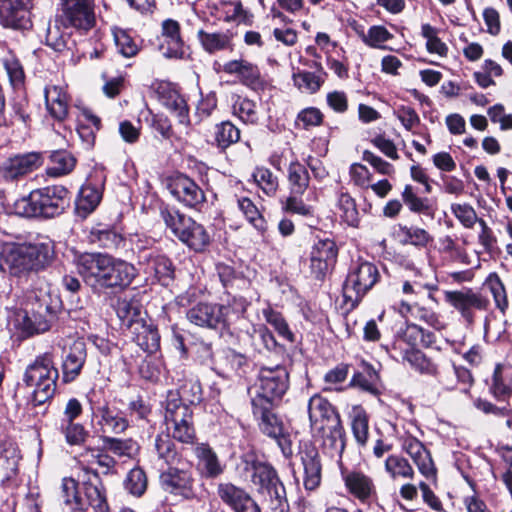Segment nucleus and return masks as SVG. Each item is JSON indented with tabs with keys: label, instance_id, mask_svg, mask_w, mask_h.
<instances>
[{
	"label": "nucleus",
	"instance_id": "09e8293b",
	"mask_svg": "<svg viewBox=\"0 0 512 512\" xmlns=\"http://www.w3.org/2000/svg\"><path fill=\"white\" fill-rule=\"evenodd\" d=\"M385 470L393 479H412L414 476V470L409 462L398 455H390L385 460Z\"/></svg>",
	"mask_w": 512,
	"mask_h": 512
},
{
	"label": "nucleus",
	"instance_id": "8fccbe9b",
	"mask_svg": "<svg viewBox=\"0 0 512 512\" xmlns=\"http://www.w3.org/2000/svg\"><path fill=\"white\" fill-rule=\"evenodd\" d=\"M239 210L244 214L250 224L254 226L259 232L263 233L267 229V223L256 205L247 197H242L237 200Z\"/></svg>",
	"mask_w": 512,
	"mask_h": 512
},
{
	"label": "nucleus",
	"instance_id": "423d86ee",
	"mask_svg": "<svg viewBox=\"0 0 512 512\" xmlns=\"http://www.w3.org/2000/svg\"><path fill=\"white\" fill-rule=\"evenodd\" d=\"M378 268L371 262H362L348 273L343 285V295L352 306L357 305L366 293L378 282Z\"/></svg>",
	"mask_w": 512,
	"mask_h": 512
},
{
	"label": "nucleus",
	"instance_id": "49530a36",
	"mask_svg": "<svg viewBox=\"0 0 512 512\" xmlns=\"http://www.w3.org/2000/svg\"><path fill=\"white\" fill-rule=\"evenodd\" d=\"M309 173L307 169L298 162L290 164L288 169V181L291 194L303 195L309 186Z\"/></svg>",
	"mask_w": 512,
	"mask_h": 512
},
{
	"label": "nucleus",
	"instance_id": "6e6d98bb",
	"mask_svg": "<svg viewBox=\"0 0 512 512\" xmlns=\"http://www.w3.org/2000/svg\"><path fill=\"white\" fill-rule=\"evenodd\" d=\"M485 285L491 292L496 307L504 313L508 308V299L506 289L500 277L496 273H491L485 281Z\"/></svg>",
	"mask_w": 512,
	"mask_h": 512
},
{
	"label": "nucleus",
	"instance_id": "6e6552de",
	"mask_svg": "<svg viewBox=\"0 0 512 512\" xmlns=\"http://www.w3.org/2000/svg\"><path fill=\"white\" fill-rule=\"evenodd\" d=\"M53 315L48 305L39 304L36 310H17L14 312L12 323L23 337L44 333L51 327Z\"/></svg>",
	"mask_w": 512,
	"mask_h": 512
},
{
	"label": "nucleus",
	"instance_id": "2eb2a0df",
	"mask_svg": "<svg viewBox=\"0 0 512 512\" xmlns=\"http://www.w3.org/2000/svg\"><path fill=\"white\" fill-rule=\"evenodd\" d=\"M446 301L453 306L461 316L468 322L474 321V310H486L489 301L479 293L471 289L464 291H447L445 293Z\"/></svg>",
	"mask_w": 512,
	"mask_h": 512
},
{
	"label": "nucleus",
	"instance_id": "603ef678",
	"mask_svg": "<svg viewBox=\"0 0 512 512\" xmlns=\"http://www.w3.org/2000/svg\"><path fill=\"white\" fill-rule=\"evenodd\" d=\"M14 213L23 217L40 216L39 199L37 189L29 195L17 199L13 204Z\"/></svg>",
	"mask_w": 512,
	"mask_h": 512
},
{
	"label": "nucleus",
	"instance_id": "58836bf2",
	"mask_svg": "<svg viewBox=\"0 0 512 512\" xmlns=\"http://www.w3.org/2000/svg\"><path fill=\"white\" fill-rule=\"evenodd\" d=\"M89 240L102 248L116 249L123 242V237L114 228L100 224L92 228Z\"/></svg>",
	"mask_w": 512,
	"mask_h": 512
},
{
	"label": "nucleus",
	"instance_id": "c03bdc74",
	"mask_svg": "<svg viewBox=\"0 0 512 512\" xmlns=\"http://www.w3.org/2000/svg\"><path fill=\"white\" fill-rule=\"evenodd\" d=\"M240 140V130L230 121H224L215 127L214 141L224 151Z\"/></svg>",
	"mask_w": 512,
	"mask_h": 512
},
{
	"label": "nucleus",
	"instance_id": "a878e982",
	"mask_svg": "<svg viewBox=\"0 0 512 512\" xmlns=\"http://www.w3.org/2000/svg\"><path fill=\"white\" fill-rule=\"evenodd\" d=\"M403 449L410 455L420 473L426 478L436 479V468L430 452L418 439L408 436L403 440Z\"/></svg>",
	"mask_w": 512,
	"mask_h": 512
},
{
	"label": "nucleus",
	"instance_id": "de8ad7c7",
	"mask_svg": "<svg viewBox=\"0 0 512 512\" xmlns=\"http://www.w3.org/2000/svg\"><path fill=\"white\" fill-rule=\"evenodd\" d=\"M403 360L408 362L412 368L420 373L428 375L438 374L437 365L419 350H407L403 355Z\"/></svg>",
	"mask_w": 512,
	"mask_h": 512
},
{
	"label": "nucleus",
	"instance_id": "9d476101",
	"mask_svg": "<svg viewBox=\"0 0 512 512\" xmlns=\"http://www.w3.org/2000/svg\"><path fill=\"white\" fill-rule=\"evenodd\" d=\"M60 22L64 27L88 31L95 24L93 0H60Z\"/></svg>",
	"mask_w": 512,
	"mask_h": 512
},
{
	"label": "nucleus",
	"instance_id": "a211bd4d",
	"mask_svg": "<svg viewBox=\"0 0 512 512\" xmlns=\"http://www.w3.org/2000/svg\"><path fill=\"white\" fill-rule=\"evenodd\" d=\"M40 216L50 218L60 215L69 205V192L61 185L37 189Z\"/></svg>",
	"mask_w": 512,
	"mask_h": 512
},
{
	"label": "nucleus",
	"instance_id": "f8f14e48",
	"mask_svg": "<svg viewBox=\"0 0 512 512\" xmlns=\"http://www.w3.org/2000/svg\"><path fill=\"white\" fill-rule=\"evenodd\" d=\"M307 410L312 433L341 423L336 408L319 394H315L309 399Z\"/></svg>",
	"mask_w": 512,
	"mask_h": 512
},
{
	"label": "nucleus",
	"instance_id": "bf43d9fd",
	"mask_svg": "<svg viewBox=\"0 0 512 512\" xmlns=\"http://www.w3.org/2000/svg\"><path fill=\"white\" fill-rule=\"evenodd\" d=\"M113 36L119 53L124 57L130 58L138 53L139 47L127 31L114 28Z\"/></svg>",
	"mask_w": 512,
	"mask_h": 512
},
{
	"label": "nucleus",
	"instance_id": "774afa93",
	"mask_svg": "<svg viewBox=\"0 0 512 512\" xmlns=\"http://www.w3.org/2000/svg\"><path fill=\"white\" fill-rule=\"evenodd\" d=\"M451 212L459 220V222L468 229L473 228L474 225L480 220L475 209L468 203L451 204Z\"/></svg>",
	"mask_w": 512,
	"mask_h": 512
},
{
	"label": "nucleus",
	"instance_id": "f704fd0d",
	"mask_svg": "<svg viewBox=\"0 0 512 512\" xmlns=\"http://www.w3.org/2000/svg\"><path fill=\"white\" fill-rule=\"evenodd\" d=\"M134 336V340L141 349L148 353H154L160 346V336L157 329L147 324L144 319L136 322V325L129 329Z\"/></svg>",
	"mask_w": 512,
	"mask_h": 512
},
{
	"label": "nucleus",
	"instance_id": "4be33fe9",
	"mask_svg": "<svg viewBox=\"0 0 512 512\" xmlns=\"http://www.w3.org/2000/svg\"><path fill=\"white\" fill-rule=\"evenodd\" d=\"M194 453L197 460L196 468L202 477L216 479L224 473L226 465L208 444H198L194 449Z\"/></svg>",
	"mask_w": 512,
	"mask_h": 512
},
{
	"label": "nucleus",
	"instance_id": "1a4fd4ad",
	"mask_svg": "<svg viewBox=\"0 0 512 512\" xmlns=\"http://www.w3.org/2000/svg\"><path fill=\"white\" fill-rule=\"evenodd\" d=\"M108 256L102 253H83L75 259L79 275L95 291L104 289Z\"/></svg>",
	"mask_w": 512,
	"mask_h": 512
},
{
	"label": "nucleus",
	"instance_id": "ddd939ff",
	"mask_svg": "<svg viewBox=\"0 0 512 512\" xmlns=\"http://www.w3.org/2000/svg\"><path fill=\"white\" fill-rule=\"evenodd\" d=\"M229 310L224 305L201 302L191 307L186 316L196 326L215 329L225 326Z\"/></svg>",
	"mask_w": 512,
	"mask_h": 512
},
{
	"label": "nucleus",
	"instance_id": "5fc2aeb1",
	"mask_svg": "<svg viewBox=\"0 0 512 512\" xmlns=\"http://www.w3.org/2000/svg\"><path fill=\"white\" fill-rule=\"evenodd\" d=\"M252 177L257 186L267 195L274 196L278 189V178L266 167H256Z\"/></svg>",
	"mask_w": 512,
	"mask_h": 512
},
{
	"label": "nucleus",
	"instance_id": "39448f33",
	"mask_svg": "<svg viewBox=\"0 0 512 512\" xmlns=\"http://www.w3.org/2000/svg\"><path fill=\"white\" fill-rule=\"evenodd\" d=\"M252 482L258 487V492L264 497L272 510L278 512L287 510L285 487L273 467L268 464L256 465Z\"/></svg>",
	"mask_w": 512,
	"mask_h": 512
},
{
	"label": "nucleus",
	"instance_id": "c756f323",
	"mask_svg": "<svg viewBox=\"0 0 512 512\" xmlns=\"http://www.w3.org/2000/svg\"><path fill=\"white\" fill-rule=\"evenodd\" d=\"M304 468V486L314 490L320 485L322 465L318 450L313 445H305L300 452Z\"/></svg>",
	"mask_w": 512,
	"mask_h": 512
},
{
	"label": "nucleus",
	"instance_id": "4c0bfd02",
	"mask_svg": "<svg viewBox=\"0 0 512 512\" xmlns=\"http://www.w3.org/2000/svg\"><path fill=\"white\" fill-rule=\"evenodd\" d=\"M103 449L118 457L133 458L139 450V446L132 438H116L107 435L101 436Z\"/></svg>",
	"mask_w": 512,
	"mask_h": 512
},
{
	"label": "nucleus",
	"instance_id": "e433bc0d",
	"mask_svg": "<svg viewBox=\"0 0 512 512\" xmlns=\"http://www.w3.org/2000/svg\"><path fill=\"white\" fill-rule=\"evenodd\" d=\"M61 497L64 503V512H85L82 495L77 490V482L72 478H64L61 484Z\"/></svg>",
	"mask_w": 512,
	"mask_h": 512
},
{
	"label": "nucleus",
	"instance_id": "e2e57ef3",
	"mask_svg": "<svg viewBox=\"0 0 512 512\" xmlns=\"http://www.w3.org/2000/svg\"><path fill=\"white\" fill-rule=\"evenodd\" d=\"M60 430L69 445H81L89 435L82 424L75 422L61 423Z\"/></svg>",
	"mask_w": 512,
	"mask_h": 512
},
{
	"label": "nucleus",
	"instance_id": "f257e3e1",
	"mask_svg": "<svg viewBox=\"0 0 512 512\" xmlns=\"http://www.w3.org/2000/svg\"><path fill=\"white\" fill-rule=\"evenodd\" d=\"M53 255L51 241L22 243L10 249L6 262L13 274L21 275L45 269L50 265Z\"/></svg>",
	"mask_w": 512,
	"mask_h": 512
},
{
	"label": "nucleus",
	"instance_id": "2f4dec72",
	"mask_svg": "<svg viewBox=\"0 0 512 512\" xmlns=\"http://www.w3.org/2000/svg\"><path fill=\"white\" fill-rule=\"evenodd\" d=\"M251 403L254 416L260 419L261 431L271 438L279 436L284 429L282 423L272 412V405L262 399L252 400Z\"/></svg>",
	"mask_w": 512,
	"mask_h": 512
},
{
	"label": "nucleus",
	"instance_id": "4d7b16f0",
	"mask_svg": "<svg viewBox=\"0 0 512 512\" xmlns=\"http://www.w3.org/2000/svg\"><path fill=\"white\" fill-rule=\"evenodd\" d=\"M163 102L164 105L178 117L180 123H189L188 107L183 96L176 91H170L167 96L163 97Z\"/></svg>",
	"mask_w": 512,
	"mask_h": 512
},
{
	"label": "nucleus",
	"instance_id": "9b49d317",
	"mask_svg": "<svg viewBox=\"0 0 512 512\" xmlns=\"http://www.w3.org/2000/svg\"><path fill=\"white\" fill-rule=\"evenodd\" d=\"M99 392L91 391L88 394L90 408L95 415L99 430L103 433L121 434L129 427L128 420L111 408L108 403L101 404Z\"/></svg>",
	"mask_w": 512,
	"mask_h": 512
},
{
	"label": "nucleus",
	"instance_id": "338daca9",
	"mask_svg": "<svg viewBox=\"0 0 512 512\" xmlns=\"http://www.w3.org/2000/svg\"><path fill=\"white\" fill-rule=\"evenodd\" d=\"M155 450L159 459L165 464L174 463L177 453L169 434H161L156 437Z\"/></svg>",
	"mask_w": 512,
	"mask_h": 512
},
{
	"label": "nucleus",
	"instance_id": "7ed1b4c3",
	"mask_svg": "<svg viewBox=\"0 0 512 512\" xmlns=\"http://www.w3.org/2000/svg\"><path fill=\"white\" fill-rule=\"evenodd\" d=\"M161 217L172 233L194 251H203L210 243L206 229L191 217L174 209L162 210Z\"/></svg>",
	"mask_w": 512,
	"mask_h": 512
},
{
	"label": "nucleus",
	"instance_id": "bb28decb",
	"mask_svg": "<svg viewBox=\"0 0 512 512\" xmlns=\"http://www.w3.org/2000/svg\"><path fill=\"white\" fill-rule=\"evenodd\" d=\"M312 434L314 437L321 439L322 449L325 454L337 461L341 460L346 445L345 430L342 422Z\"/></svg>",
	"mask_w": 512,
	"mask_h": 512
},
{
	"label": "nucleus",
	"instance_id": "c9c22d12",
	"mask_svg": "<svg viewBox=\"0 0 512 512\" xmlns=\"http://www.w3.org/2000/svg\"><path fill=\"white\" fill-rule=\"evenodd\" d=\"M163 36L167 49L163 51L166 58H182L184 55L183 43L180 38V26L177 21L167 19L162 24Z\"/></svg>",
	"mask_w": 512,
	"mask_h": 512
},
{
	"label": "nucleus",
	"instance_id": "f03ea898",
	"mask_svg": "<svg viewBox=\"0 0 512 512\" xmlns=\"http://www.w3.org/2000/svg\"><path fill=\"white\" fill-rule=\"evenodd\" d=\"M59 377L51 353H44L36 357L28 365L24 374V382L33 388V401L36 405L44 404L51 399L56 391V381Z\"/></svg>",
	"mask_w": 512,
	"mask_h": 512
},
{
	"label": "nucleus",
	"instance_id": "864d4df0",
	"mask_svg": "<svg viewBox=\"0 0 512 512\" xmlns=\"http://www.w3.org/2000/svg\"><path fill=\"white\" fill-rule=\"evenodd\" d=\"M360 38L371 48L386 49L384 44L393 38V34L382 25H374L368 29L367 33L361 32Z\"/></svg>",
	"mask_w": 512,
	"mask_h": 512
},
{
	"label": "nucleus",
	"instance_id": "79ce46f5",
	"mask_svg": "<svg viewBox=\"0 0 512 512\" xmlns=\"http://www.w3.org/2000/svg\"><path fill=\"white\" fill-rule=\"evenodd\" d=\"M51 165L47 168V174L59 177L70 173L76 164L75 157L67 151H55L50 156Z\"/></svg>",
	"mask_w": 512,
	"mask_h": 512
},
{
	"label": "nucleus",
	"instance_id": "b1692460",
	"mask_svg": "<svg viewBox=\"0 0 512 512\" xmlns=\"http://www.w3.org/2000/svg\"><path fill=\"white\" fill-rule=\"evenodd\" d=\"M87 357L86 344L83 340H75L64 352L62 361L63 381H74L81 373Z\"/></svg>",
	"mask_w": 512,
	"mask_h": 512
},
{
	"label": "nucleus",
	"instance_id": "473e14b6",
	"mask_svg": "<svg viewBox=\"0 0 512 512\" xmlns=\"http://www.w3.org/2000/svg\"><path fill=\"white\" fill-rule=\"evenodd\" d=\"M85 512H107L108 504L97 473L84 483L83 495Z\"/></svg>",
	"mask_w": 512,
	"mask_h": 512
},
{
	"label": "nucleus",
	"instance_id": "37998d69",
	"mask_svg": "<svg viewBox=\"0 0 512 512\" xmlns=\"http://www.w3.org/2000/svg\"><path fill=\"white\" fill-rule=\"evenodd\" d=\"M401 196L404 204L411 212L433 216V208L430 200L425 197H419L411 185H405Z\"/></svg>",
	"mask_w": 512,
	"mask_h": 512
},
{
	"label": "nucleus",
	"instance_id": "c85d7f7f",
	"mask_svg": "<svg viewBox=\"0 0 512 512\" xmlns=\"http://www.w3.org/2000/svg\"><path fill=\"white\" fill-rule=\"evenodd\" d=\"M224 71L228 74H235L242 84L257 91L262 89L263 80L258 67L244 59L232 60L224 64Z\"/></svg>",
	"mask_w": 512,
	"mask_h": 512
},
{
	"label": "nucleus",
	"instance_id": "cd10ccee",
	"mask_svg": "<svg viewBox=\"0 0 512 512\" xmlns=\"http://www.w3.org/2000/svg\"><path fill=\"white\" fill-rule=\"evenodd\" d=\"M45 105L49 115L56 121H64L69 112L70 98L62 86L48 85L44 90Z\"/></svg>",
	"mask_w": 512,
	"mask_h": 512
},
{
	"label": "nucleus",
	"instance_id": "69168bd1",
	"mask_svg": "<svg viewBox=\"0 0 512 512\" xmlns=\"http://www.w3.org/2000/svg\"><path fill=\"white\" fill-rule=\"evenodd\" d=\"M422 36L427 40L426 47L430 53L446 56L448 52L447 45L437 36V31L430 24H424L421 28Z\"/></svg>",
	"mask_w": 512,
	"mask_h": 512
},
{
	"label": "nucleus",
	"instance_id": "393cba45",
	"mask_svg": "<svg viewBox=\"0 0 512 512\" xmlns=\"http://www.w3.org/2000/svg\"><path fill=\"white\" fill-rule=\"evenodd\" d=\"M162 488L171 494L190 499L194 496V479L184 470L171 469L160 477Z\"/></svg>",
	"mask_w": 512,
	"mask_h": 512
},
{
	"label": "nucleus",
	"instance_id": "680f3d73",
	"mask_svg": "<svg viewBox=\"0 0 512 512\" xmlns=\"http://www.w3.org/2000/svg\"><path fill=\"white\" fill-rule=\"evenodd\" d=\"M125 489L134 496H141L147 488V477L141 468H133L124 481Z\"/></svg>",
	"mask_w": 512,
	"mask_h": 512
},
{
	"label": "nucleus",
	"instance_id": "6ab92c4d",
	"mask_svg": "<svg viewBox=\"0 0 512 512\" xmlns=\"http://www.w3.org/2000/svg\"><path fill=\"white\" fill-rule=\"evenodd\" d=\"M337 247L330 239L318 240L310 253V270L317 279L325 276L328 270L335 264Z\"/></svg>",
	"mask_w": 512,
	"mask_h": 512
},
{
	"label": "nucleus",
	"instance_id": "f3484780",
	"mask_svg": "<svg viewBox=\"0 0 512 512\" xmlns=\"http://www.w3.org/2000/svg\"><path fill=\"white\" fill-rule=\"evenodd\" d=\"M342 479L347 492L360 503H370L377 495L373 478L361 470L342 472Z\"/></svg>",
	"mask_w": 512,
	"mask_h": 512
},
{
	"label": "nucleus",
	"instance_id": "13d9d810",
	"mask_svg": "<svg viewBox=\"0 0 512 512\" xmlns=\"http://www.w3.org/2000/svg\"><path fill=\"white\" fill-rule=\"evenodd\" d=\"M233 114L244 123H256L258 119L256 104L248 98L240 96L233 103Z\"/></svg>",
	"mask_w": 512,
	"mask_h": 512
},
{
	"label": "nucleus",
	"instance_id": "72a5a7b5",
	"mask_svg": "<svg viewBox=\"0 0 512 512\" xmlns=\"http://www.w3.org/2000/svg\"><path fill=\"white\" fill-rule=\"evenodd\" d=\"M114 310L122 327L130 329L136 322L143 320L141 317L142 305L135 296L124 295L117 298Z\"/></svg>",
	"mask_w": 512,
	"mask_h": 512
},
{
	"label": "nucleus",
	"instance_id": "dca6fc26",
	"mask_svg": "<svg viewBox=\"0 0 512 512\" xmlns=\"http://www.w3.org/2000/svg\"><path fill=\"white\" fill-rule=\"evenodd\" d=\"M29 6L30 0H0V23L16 30L30 28Z\"/></svg>",
	"mask_w": 512,
	"mask_h": 512
},
{
	"label": "nucleus",
	"instance_id": "4468645a",
	"mask_svg": "<svg viewBox=\"0 0 512 512\" xmlns=\"http://www.w3.org/2000/svg\"><path fill=\"white\" fill-rule=\"evenodd\" d=\"M42 163L43 159L40 153L18 154L0 164V175L6 181L17 180L38 169Z\"/></svg>",
	"mask_w": 512,
	"mask_h": 512
},
{
	"label": "nucleus",
	"instance_id": "a18cd8bd",
	"mask_svg": "<svg viewBox=\"0 0 512 512\" xmlns=\"http://www.w3.org/2000/svg\"><path fill=\"white\" fill-rule=\"evenodd\" d=\"M197 36L203 49L208 53L224 50L231 44V37L224 32L208 33L200 29Z\"/></svg>",
	"mask_w": 512,
	"mask_h": 512
},
{
	"label": "nucleus",
	"instance_id": "052dcab7",
	"mask_svg": "<svg viewBox=\"0 0 512 512\" xmlns=\"http://www.w3.org/2000/svg\"><path fill=\"white\" fill-rule=\"evenodd\" d=\"M3 66L13 87L18 88L24 84L25 73L20 61L12 54L2 59Z\"/></svg>",
	"mask_w": 512,
	"mask_h": 512
},
{
	"label": "nucleus",
	"instance_id": "0eeeda50",
	"mask_svg": "<svg viewBox=\"0 0 512 512\" xmlns=\"http://www.w3.org/2000/svg\"><path fill=\"white\" fill-rule=\"evenodd\" d=\"M288 389V372L284 366L262 367L258 376V392L252 400L273 401L280 399Z\"/></svg>",
	"mask_w": 512,
	"mask_h": 512
},
{
	"label": "nucleus",
	"instance_id": "412c9836",
	"mask_svg": "<svg viewBox=\"0 0 512 512\" xmlns=\"http://www.w3.org/2000/svg\"><path fill=\"white\" fill-rule=\"evenodd\" d=\"M105 272L107 275L105 276L104 289L127 287L137 274L136 268L132 264L111 255L108 256V265Z\"/></svg>",
	"mask_w": 512,
	"mask_h": 512
},
{
	"label": "nucleus",
	"instance_id": "3c124183",
	"mask_svg": "<svg viewBox=\"0 0 512 512\" xmlns=\"http://www.w3.org/2000/svg\"><path fill=\"white\" fill-rule=\"evenodd\" d=\"M351 427L357 443L365 445L369 436V424L368 416L363 408H353Z\"/></svg>",
	"mask_w": 512,
	"mask_h": 512
},
{
	"label": "nucleus",
	"instance_id": "20e7f679",
	"mask_svg": "<svg viewBox=\"0 0 512 512\" xmlns=\"http://www.w3.org/2000/svg\"><path fill=\"white\" fill-rule=\"evenodd\" d=\"M164 418L167 430L175 440L186 444L194 442L196 435L192 410L180 401L176 393L169 392L167 395Z\"/></svg>",
	"mask_w": 512,
	"mask_h": 512
},
{
	"label": "nucleus",
	"instance_id": "5701e85b",
	"mask_svg": "<svg viewBox=\"0 0 512 512\" xmlns=\"http://www.w3.org/2000/svg\"><path fill=\"white\" fill-rule=\"evenodd\" d=\"M171 194L188 207H196L205 201L203 190L187 176L180 175L169 184Z\"/></svg>",
	"mask_w": 512,
	"mask_h": 512
},
{
	"label": "nucleus",
	"instance_id": "7c9ffc66",
	"mask_svg": "<svg viewBox=\"0 0 512 512\" xmlns=\"http://www.w3.org/2000/svg\"><path fill=\"white\" fill-rule=\"evenodd\" d=\"M144 267V272L153 276L162 285L168 286L174 277V268L172 262L164 255H144L141 262Z\"/></svg>",
	"mask_w": 512,
	"mask_h": 512
},
{
	"label": "nucleus",
	"instance_id": "aec40b11",
	"mask_svg": "<svg viewBox=\"0 0 512 512\" xmlns=\"http://www.w3.org/2000/svg\"><path fill=\"white\" fill-rule=\"evenodd\" d=\"M217 493L219 498L235 512H261L251 496L232 483L218 484Z\"/></svg>",
	"mask_w": 512,
	"mask_h": 512
},
{
	"label": "nucleus",
	"instance_id": "0e129e2a",
	"mask_svg": "<svg viewBox=\"0 0 512 512\" xmlns=\"http://www.w3.org/2000/svg\"><path fill=\"white\" fill-rule=\"evenodd\" d=\"M263 315L265 320L274 327L281 338L288 342H294V334L291 332L286 320L279 312L272 309H265L263 310Z\"/></svg>",
	"mask_w": 512,
	"mask_h": 512
},
{
	"label": "nucleus",
	"instance_id": "ea45409f",
	"mask_svg": "<svg viewBox=\"0 0 512 512\" xmlns=\"http://www.w3.org/2000/svg\"><path fill=\"white\" fill-rule=\"evenodd\" d=\"M100 199L101 194L96 187L90 184L83 185L76 200L77 214L85 218L98 206Z\"/></svg>",
	"mask_w": 512,
	"mask_h": 512
},
{
	"label": "nucleus",
	"instance_id": "a19ab883",
	"mask_svg": "<svg viewBox=\"0 0 512 512\" xmlns=\"http://www.w3.org/2000/svg\"><path fill=\"white\" fill-rule=\"evenodd\" d=\"M336 208L341 219L351 227H358L360 218L354 198L348 193L341 191L337 197Z\"/></svg>",
	"mask_w": 512,
	"mask_h": 512
}]
</instances>
